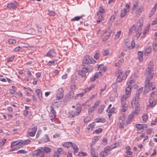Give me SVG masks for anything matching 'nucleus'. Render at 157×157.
<instances>
[{
  "instance_id": "nucleus-11",
  "label": "nucleus",
  "mask_w": 157,
  "mask_h": 157,
  "mask_svg": "<svg viewBox=\"0 0 157 157\" xmlns=\"http://www.w3.org/2000/svg\"><path fill=\"white\" fill-rule=\"evenodd\" d=\"M30 140L27 139L24 140H20L18 141V148L21 147L23 146L29 144L30 142Z\"/></svg>"
},
{
  "instance_id": "nucleus-42",
  "label": "nucleus",
  "mask_w": 157,
  "mask_h": 157,
  "mask_svg": "<svg viewBox=\"0 0 157 157\" xmlns=\"http://www.w3.org/2000/svg\"><path fill=\"white\" fill-rule=\"evenodd\" d=\"M104 12V10L102 7H100L99 11L97 13L98 14H103Z\"/></svg>"
},
{
  "instance_id": "nucleus-40",
  "label": "nucleus",
  "mask_w": 157,
  "mask_h": 157,
  "mask_svg": "<svg viewBox=\"0 0 157 157\" xmlns=\"http://www.w3.org/2000/svg\"><path fill=\"white\" fill-rule=\"evenodd\" d=\"M82 16H76L73 18H72L71 19V21H78L80 19L82 18Z\"/></svg>"
},
{
  "instance_id": "nucleus-31",
  "label": "nucleus",
  "mask_w": 157,
  "mask_h": 157,
  "mask_svg": "<svg viewBox=\"0 0 157 157\" xmlns=\"http://www.w3.org/2000/svg\"><path fill=\"white\" fill-rule=\"evenodd\" d=\"M105 107V106L104 105H101L99 107V108L98 109V113L99 114L101 113H102Z\"/></svg>"
},
{
  "instance_id": "nucleus-26",
  "label": "nucleus",
  "mask_w": 157,
  "mask_h": 157,
  "mask_svg": "<svg viewBox=\"0 0 157 157\" xmlns=\"http://www.w3.org/2000/svg\"><path fill=\"white\" fill-rule=\"evenodd\" d=\"M97 16H98V20H97V22L98 23H99L101 22L104 19V17L103 16V14H98L97 13Z\"/></svg>"
},
{
  "instance_id": "nucleus-37",
  "label": "nucleus",
  "mask_w": 157,
  "mask_h": 157,
  "mask_svg": "<svg viewBox=\"0 0 157 157\" xmlns=\"http://www.w3.org/2000/svg\"><path fill=\"white\" fill-rule=\"evenodd\" d=\"M17 41L16 40L13 39H10L8 40V42L9 44H15Z\"/></svg>"
},
{
  "instance_id": "nucleus-21",
  "label": "nucleus",
  "mask_w": 157,
  "mask_h": 157,
  "mask_svg": "<svg viewBox=\"0 0 157 157\" xmlns=\"http://www.w3.org/2000/svg\"><path fill=\"white\" fill-rule=\"evenodd\" d=\"M138 58L140 62H142L143 60V53L140 51H139L138 52Z\"/></svg>"
},
{
  "instance_id": "nucleus-8",
  "label": "nucleus",
  "mask_w": 157,
  "mask_h": 157,
  "mask_svg": "<svg viewBox=\"0 0 157 157\" xmlns=\"http://www.w3.org/2000/svg\"><path fill=\"white\" fill-rule=\"evenodd\" d=\"M90 70L86 67L82 68L81 70H79L78 72V74L82 77H85L86 76V73L90 72Z\"/></svg>"
},
{
  "instance_id": "nucleus-48",
  "label": "nucleus",
  "mask_w": 157,
  "mask_h": 157,
  "mask_svg": "<svg viewBox=\"0 0 157 157\" xmlns=\"http://www.w3.org/2000/svg\"><path fill=\"white\" fill-rule=\"evenodd\" d=\"M57 151L60 154H64V150L61 148H59L58 149Z\"/></svg>"
},
{
  "instance_id": "nucleus-13",
  "label": "nucleus",
  "mask_w": 157,
  "mask_h": 157,
  "mask_svg": "<svg viewBox=\"0 0 157 157\" xmlns=\"http://www.w3.org/2000/svg\"><path fill=\"white\" fill-rule=\"evenodd\" d=\"M103 65L102 64L98 65V68H100V71L99 72L100 76H101L102 73L104 72L107 70V68L106 67H103Z\"/></svg>"
},
{
  "instance_id": "nucleus-3",
  "label": "nucleus",
  "mask_w": 157,
  "mask_h": 157,
  "mask_svg": "<svg viewBox=\"0 0 157 157\" xmlns=\"http://www.w3.org/2000/svg\"><path fill=\"white\" fill-rule=\"evenodd\" d=\"M130 96L128 94H125L123 95L121 98V106L122 108L121 112L123 113L125 112L128 109V105L126 103L127 99Z\"/></svg>"
},
{
  "instance_id": "nucleus-63",
  "label": "nucleus",
  "mask_w": 157,
  "mask_h": 157,
  "mask_svg": "<svg viewBox=\"0 0 157 157\" xmlns=\"http://www.w3.org/2000/svg\"><path fill=\"white\" fill-rule=\"evenodd\" d=\"M100 102V101L99 100L95 101L94 103V105H93V106H94V107L95 108V107H97L99 105Z\"/></svg>"
},
{
  "instance_id": "nucleus-43",
  "label": "nucleus",
  "mask_w": 157,
  "mask_h": 157,
  "mask_svg": "<svg viewBox=\"0 0 157 157\" xmlns=\"http://www.w3.org/2000/svg\"><path fill=\"white\" fill-rule=\"evenodd\" d=\"M18 141L13 142L11 144V146L12 147L15 146V148H18Z\"/></svg>"
},
{
  "instance_id": "nucleus-9",
  "label": "nucleus",
  "mask_w": 157,
  "mask_h": 157,
  "mask_svg": "<svg viewBox=\"0 0 157 157\" xmlns=\"http://www.w3.org/2000/svg\"><path fill=\"white\" fill-rule=\"evenodd\" d=\"M63 91L62 88H59L56 95V98L57 100H59L63 98Z\"/></svg>"
},
{
  "instance_id": "nucleus-49",
  "label": "nucleus",
  "mask_w": 157,
  "mask_h": 157,
  "mask_svg": "<svg viewBox=\"0 0 157 157\" xmlns=\"http://www.w3.org/2000/svg\"><path fill=\"white\" fill-rule=\"evenodd\" d=\"M130 8V3H127L125 6V8L124 9H125V10L129 12Z\"/></svg>"
},
{
  "instance_id": "nucleus-20",
  "label": "nucleus",
  "mask_w": 157,
  "mask_h": 157,
  "mask_svg": "<svg viewBox=\"0 0 157 157\" xmlns=\"http://www.w3.org/2000/svg\"><path fill=\"white\" fill-rule=\"evenodd\" d=\"M126 77V74L124 73L122 75L117 77V81L119 82H121L123 80L125 79Z\"/></svg>"
},
{
  "instance_id": "nucleus-22",
  "label": "nucleus",
  "mask_w": 157,
  "mask_h": 157,
  "mask_svg": "<svg viewBox=\"0 0 157 157\" xmlns=\"http://www.w3.org/2000/svg\"><path fill=\"white\" fill-rule=\"evenodd\" d=\"M47 55L49 56L55 57L56 56V54L53 50H51L48 52Z\"/></svg>"
},
{
  "instance_id": "nucleus-32",
  "label": "nucleus",
  "mask_w": 157,
  "mask_h": 157,
  "mask_svg": "<svg viewBox=\"0 0 157 157\" xmlns=\"http://www.w3.org/2000/svg\"><path fill=\"white\" fill-rule=\"evenodd\" d=\"M131 89V87L129 86V84H128L125 89L126 94H128L130 95Z\"/></svg>"
},
{
  "instance_id": "nucleus-52",
  "label": "nucleus",
  "mask_w": 157,
  "mask_h": 157,
  "mask_svg": "<svg viewBox=\"0 0 157 157\" xmlns=\"http://www.w3.org/2000/svg\"><path fill=\"white\" fill-rule=\"evenodd\" d=\"M95 109V107H94V106H92L88 109V112L89 113H91L93 112Z\"/></svg>"
},
{
  "instance_id": "nucleus-7",
  "label": "nucleus",
  "mask_w": 157,
  "mask_h": 157,
  "mask_svg": "<svg viewBox=\"0 0 157 157\" xmlns=\"http://www.w3.org/2000/svg\"><path fill=\"white\" fill-rule=\"evenodd\" d=\"M124 43L125 46L130 50L133 49L135 46V42L134 41H132L130 42L128 39L125 40Z\"/></svg>"
},
{
  "instance_id": "nucleus-34",
  "label": "nucleus",
  "mask_w": 157,
  "mask_h": 157,
  "mask_svg": "<svg viewBox=\"0 0 157 157\" xmlns=\"http://www.w3.org/2000/svg\"><path fill=\"white\" fill-rule=\"evenodd\" d=\"M128 11L125 10V9H124L121 11V17H125L128 12Z\"/></svg>"
},
{
  "instance_id": "nucleus-61",
  "label": "nucleus",
  "mask_w": 157,
  "mask_h": 157,
  "mask_svg": "<svg viewBox=\"0 0 157 157\" xmlns=\"http://www.w3.org/2000/svg\"><path fill=\"white\" fill-rule=\"evenodd\" d=\"M145 51L147 53H149L151 51V49L150 47H147Z\"/></svg>"
},
{
  "instance_id": "nucleus-60",
  "label": "nucleus",
  "mask_w": 157,
  "mask_h": 157,
  "mask_svg": "<svg viewBox=\"0 0 157 157\" xmlns=\"http://www.w3.org/2000/svg\"><path fill=\"white\" fill-rule=\"evenodd\" d=\"M48 14L50 16H54L55 15V13L54 11L48 10Z\"/></svg>"
},
{
  "instance_id": "nucleus-45",
  "label": "nucleus",
  "mask_w": 157,
  "mask_h": 157,
  "mask_svg": "<svg viewBox=\"0 0 157 157\" xmlns=\"http://www.w3.org/2000/svg\"><path fill=\"white\" fill-rule=\"evenodd\" d=\"M95 125V124L94 122H93L91 124H89L88 126V129H92L94 128Z\"/></svg>"
},
{
  "instance_id": "nucleus-58",
  "label": "nucleus",
  "mask_w": 157,
  "mask_h": 157,
  "mask_svg": "<svg viewBox=\"0 0 157 157\" xmlns=\"http://www.w3.org/2000/svg\"><path fill=\"white\" fill-rule=\"evenodd\" d=\"M22 48L21 47L18 46L17 47L15 48L13 50L16 52H18L21 51L22 49Z\"/></svg>"
},
{
  "instance_id": "nucleus-54",
  "label": "nucleus",
  "mask_w": 157,
  "mask_h": 157,
  "mask_svg": "<svg viewBox=\"0 0 157 157\" xmlns=\"http://www.w3.org/2000/svg\"><path fill=\"white\" fill-rule=\"evenodd\" d=\"M78 155L79 156L83 157L86 156L87 155V154L83 152H79Z\"/></svg>"
},
{
  "instance_id": "nucleus-64",
  "label": "nucleus",
  "mask_w": 157,
  "mask_h": 157,
  "mask_svg": "<svg viewBox=\"0 0 157 157\" xmlns=\"http://www.w3.org/2000/svg\"><path fill=\"white\" fill-rule=\"evenodd\" d=\"M148 117L147 115H144L142 116V118L143 120L144 121H146Z\"/></svg>"
},
{
  "instance_id": "nucleus-19",
  "label": "nucleus",
  "mask_w": 157,
  "mask_h": 157,
  "mask_svg": "<svg viewBox=\"0 0 157 157\" xmlns=\"http://www.w3.org/2000/svg\"><path fill=\"white\" fill-rule=\"evenodd\" d=\"M148 73V76L147 77V80H150L152 79L155 75V74L152 71H146Z\"/></svg>"
},
{
  "instance_id": "nucleus-33",
  "label": "nucleus",
  "mask_w": 157,
  "mask_h": 157,
  "mask_svg": "<svg viewBox=\"0 0 157 157\" xmlns=\"http://www.w3.org/2000/svg\"><path fill=\"white\" fill-rule=\"evenodd\" d=\"M57 63V60H55L52 61H49L48 63V65L49 66H51L53 65L54 66H56Z\"/></svg>"
},
{
  "instance_id": "nucleus-50",
  "label": "nucleus",
  "mask_w": 157,
  "mask_h": 157,
  "mask_svg": "<svg viewBox=\"0 0 157 157\" xmlns=\"http://www.w3.org/2000/svg\"><path fill=\"white\" fill-rule=\"evenodd\" d=\"M108 152L105 151L104 150L100 153V155H102V157H104L107 156Z\"/></svg>"
},
{
  "instance_id": "nucleus-16",
  "label": "nucleus",
  "mask_w": 157,
  "mask_h": 157,
  "mask_svg": "<svg viewBox=\"0 0 157 157\" xmlns=\"http://www.w3.org/2000/svg\"><path fill=\"white\" fill-rule=\"evenodd\" d=\"M18 6V4L17 2H15L14 3H11L7 6L8 8L11 9H15Z\"/></svg>"
},
{
  "instance_id": "nucleus-44",
  "label": "nucleus",
  "mask_w": 157,
  "mask_h": 157,
  "mask_svg": "<svg viewBox=\"0 0 157 157\" xmlns=\"http://www.w3.org/2000/svg\"><path fill=\"white\" fill-rule=\"evenodd\" d=\"M110 34L109 33L106 35H105L103 38V40L104 41H106L110 36Z\"/></svg>"
},
{
  "instance_id": "nucleus-29",
  "label": "nucleus",
  "mask_w": 157,
  "mask_h": 157,
  "mask_svg": "<svg viewBox=\"0 0 157 157\" xmlns=\"http://www.w3.org/2000/svg\"><path fill=\"white\" fill-rule=\"evenodd\" d=\"M72 144L73 143L71 142H66L63 144V146L65 147L69 148L72 146Z\"/></svg>"
},
{
  "instance_id": "nucleus-17",
  "label": "nucleus",
  "mask_w": 157,
  "mask_h": 157,
  "mask_svg": "<svg viewBox=\"0 0 157 157\" xmlns=\"http://www.w3.org/2000/svg\"><path fill=\"white\" fill-rule=\"evenodd\" d=\"M134 113V112H132L128 116V117L126 121V123L127 124H129L131 121L132 119L133 118L134 115H137Z\"/></svg>"
},
{
  "instance_id": "nucleus-47",
  "label": "nucleus",
  "mask_w": 157,
  "mask_h": 157,
  "mask_svg": "<svg viewBox=\"0 0 157 157\" xmlns=\"http://www.w3.org/2000/svg\"><path fill=\"white\" fill-rule=\"evenodd\" d=\"M153 48L155 52L157 51V43L155 42L153 44Z\"/></svg>"
},
{
  "instance_id": "nucleus-30",
  "label": "nucleus",
  "mask_w": 157,
  "mask_h": 157,
  "mask_svg": "<svg viewBox=\"0 0 157 157\" xmlns=\"http://www.w3.org/2000/svg\"><path fill=\"white\" fill-rule=\"evenodd\" d=\"M143 9V7L142 6H141L139 7L137 9L136 13L137 14H140L142 12Z\"/></svg>"
},
{
  "instance_id": "nucleus-24",
  "label": "nucleus",
  "mask_w": 157,
  "mask_h": 157,
  "mask_svg": "<svg viewBox=\"0 0 157 157\" xmlns=\"http://www.w3.org/2000/svg\"><path fill=\"white\" fill-rule=\"evenodd\" d=\"M126 123L124 121H119L118 124V126L120 128H124L126 126Z\"/></svg>"
},
{
  "instance_id": "nucleus-55",
  "label": "nucleus",
  "mask_w": 157,
  "mask_h": 157,
  "mask_svg": "<svg viewBox=\"0 0 157 157\" xmlns=\"http://www.w3.org/2000/svg\"><path fill=\"white\" fill-rule=\"evenodd\" d=\"M85 92H83L81 93L78 94L76 95L75 97V98L76 99L77 98H78V97H82L84 94Z\"/></svg>"
},
{
  "instance_id": "nucleus-46",
  "label": "nucleus",
  "mask_w": 157,
  "mask_h": 157,
  "mask_svg": "<svg viewBox=\"0 0 157 157\" xmlns=\"http://www.w3.org/2000/svg\"><path fill=\"white\" fill-rule=\"evenodd\" d=\"M121 32L120 31H119L117 32L115 35V39L116 40L118 39L120 36Z\"/></svg>"
},
{
  "instance_id": "nucleus-10",
  "label": "nucleus",
  "mask_w": 157,
  "mask_h": 157,
  "mask_svg": "<svg viewBox=\"0 0 157 157\" xmlns=\"http://www.w3.org/2000/svg\"><path fill=\"white\" fill-rule=\"evenodd\" d=\"M94 61L93 58H90V56H85L83 60V63L86 64H89L93 62Z\"/></svg>"
},
{
  "instance_id": "nucleus-28",
  "label": "nucleus",
  "mask_w": 157,
  "mask_h": 157,
  "mask_svg": "<svg viewBox=\"0 0 157 157\" xmlns=\"http://www.w3.org/2000/svg\"><path fill=\"white\" fill-rule=\"evenodd\" d=\"M124 74V73H122V70L120 69H118L116 70L115 72L116 75L117 76V77H118L120 76H121L122 75Z\"/></svg>"
},
{
  "instance_id": "nucleus-35",
  "label": "nucleus",
  "mask_w": 157,
  "mask_h": 157,
  "mask_svg": "<svg viewBox=\"0 0 157 157\" xmlns=\"http://www.w3.org/2000/svg\"><path fill=\"white\" fill-rule=\"evenodd\" d=\"M74 94L72 91H70L68 93V97L69 99H71L73 98L74 97Z\"/></svg>"
},
{
  "instance_id": "nucleus-5",
  "label": "nucleus",
  "mask_w": 157,
  "mask_h": 157,
  "mask_svg": "<svg viewBox=\"0 0 157 157\" xmlns=\"http://www.w3.org/2000/svg\"><path fill=\"white\" fill-rule=\"evenodd\" d=\"M37 130V127L36 126H32L27 132V134L28 136L31 137L34 136Z\"/></svg>"
},
{
  "instance_id": "nucleus-39",
  "label": "nucleus",
  "mask_w": 157,
  "mask_h": 157,
  "mask_svg": "<svg viewBox=\"0 0 157 157\" xmlns=\"http://www.w3.org/2000/svg\"><path fill=\"white\" fill-rule=\"evenodd\" d=\"M156 10V9L153 7L152 9L149 13V17H151L155 13Z\"/></svg>"
},
{
  "instance_id": "nucleus-38",
  "label": "nucleus",
  "mask_w": 157,
  "mask_h": 157,
  "mask_svg": "<svg viewBox=\"0 0 157 157\" xmlns=\"http://www.w3.org/2000/svg\"><path fill=\"white\" fill-rule=\"evenodd\" d=\"M52 149L48 147H45L43 148V151L46 153H48L51 151Z\"/></svg>"
},
{
  "instance_id": "nucleus-56",
  "label": "nucleus",
  "mask_w": 157,
  "mask_h": 157,
  "mask_svg": "<svg viewBox=\"0 0 157 157\" xmlns=\"http://www.w3.org/2000/svg\"><path fill=\"white\" fill-rule=\"evenodd\" d=\"M6 141V140L5 139H3L2 140V141L0 142V147H2L3 146L4 144Z\"/></svg>"
},
{
  "instance_id": "nucleus-36",
  "label": "nucleus",
  "mask_w": 157,
  "mask_h": 157,
  "mask_svg": "<svg viewBox=\"0 0 157 157\" xmlns=\"http://www.w3.org/2000/svg\"><path fill=\"white\" fill-rule=\"evenodd\" d=\"M105 121V118H98L95 120V122L97 123L98 122H104Z\"/></svg>"
},
{
  "instance_id": "nucleus-25",
  "label": "nucleus",
  "mask_w": 157,
  "mask_h": 157,
  "mask_svg": "<svg viewBox=\"0 0 157 157\" xmlns=\"http://www.w3.org/2000/svg\"><path fill=\"white\" fill-rule=\"evenodd\" d=\"M72 147L74 150V152H73L74 154H75L78 152V148L77 146L75 144H73L72 145Z\"/></svg>"
},
{
  "instance_id": "nucleus-62",
  "label": "nucleus",
  "mask_w": 157,
  "mask_h": 157,
  "mask_svg": "<svg viewBox=\"0 0 157 157\" xmlns=\"http://www.w3.org/2000/svg\"><path fill=\"white\" fill-rule=\"evenodd\" d=\"M27 153V151L24 150H20L17 151V153L20 154H25Z\"/></svg>"
},
{
  "instance_id": "nucleus-1",
  "label": "nucleus",
  "mask_w": 157,
  "mask_h": 157,
  "mask_svg": "<svg viewBox=\"0 0 157 157\" xmlns=\"http://www.w3.org/2000/svg\"><path fill=\"white\" fill-rule=\"evenodd\" d=\"M142 25L140 23H137L136 25L133 24L130 28L128 31V34L131 35L134 31L136 33V37L138 39L142 33Z\"/></svg>"
},
{
  "instance_id": "nucleus-57",
  "label": "nucleus",
  "mask_w": 157,
  "mask_h": 157,
  "mask_svg": "<svg viewBox=\"0 0 157 157\" xmlns=\"http://www.w3.org/2000/svg\"><path fill=\"white\" fill-rule=\"evenodd\" d=\"M102 131V129L101 128H98L94 131L95 133L98 134L101 132Z\"/></svg>"
},
{
  "instance_id": "nucleus-23",
  "label": "nucleus",
  "mask_w": 157,
  "mask_h": 157,
  "mask_svg": "<svg viewBox=\"0 0 157 157\" xmlns=\"http://www.w3.org/2000/svg\"><path fill=\"white\" fill-rule=\"evenodd\" d=\"M41 140L44 142L46 143L49 141V138L47 135L45 134L41 139Z\"/></svg>"
},
{
  "instance_id": "nucleus-18",
  "label": "nucleus",
  "mask_w": 157,
  "mask_h": 157,
  "mask_svg": "<svg viewBox=\"0 0 157 157\" xmlns=\"http://www.w3.org/2000/svg\"><path fill=\"white\" fill-rule=\"evenodd\" d=\"M153 64L152 61H150L148 66V68L146 69V71H152L153 70Z\"/></svg>"
},
{
  "instance_id": "nucleus-12",
  "label": "nucleus",
  "mask_w": 157,
  "mask_h": 157,
  "mask_svg": "<svg viewBox=\"0 0 157 157\" xmlns=\"http://www.w3.org/2000/svg\"><path fill=\"white\" fill-rule=\"evenodd\" d=\"M145 91L147 92L151 88L152 83L150 82V80H146L145 81Z\"/></svg>"
},
{
  "instance_id": "nucleus-41",
  "label": "nucleus",
  "mask_w": 157,
  "mask_h": 157,
  "mask_svg": "<svg viewBox=\"0 0 157 157\" xmlns=\"http://www.w3.org/2000/svg\"><path fill=\"white\" fill-rule=\"evenodd\" d=\"M94 88V86L93 85H91L90 86L87 87L85 89V93L89 91L92 88Z\"/></svg>"
},
{
  "instance_id": "nucleus-2",
  "label": "nucleus",
  "mask_w": 157,
  "mask_h": 157,
  "mask_svg": "<svg viewBox=\"0 0 157 157\" xmlns=\"http://www.w3.org/2000/svg\"><path fill=\"white\" fill-rule=\"evenodd\" d=\"M142 90H141L140 89L138 90L136 93L135 99L132 100L131 103L132 107H134L135 105L134 113L136 114H138L140 110V104L138 101L139 99V92H141Z\"/></svg>"
},
{
  "instance_id": "nucleus-51",
  "label": "nucleus",
  "mask_w": 157,
  "mask_h": 157,
  "mask_svg": "<svg viewBox=\"0 0 157 157\" xmlns=\"http://www.w3.org/2000/svg\"><path fill=\"white\" fill-rule=\"evenodd\" d=\"M99 52H97L96 53L94 56V57L96 59H98L99 58Z\"/></svg>"
},
{
  "instance_id": "nucleus-15",
  "label": "nucleus",
  "mask_w": 157,
  "mask_h": 157,
  "mask_svg": "<svg viewBox=\"0 0 157 157\" xmlns=\"http://www.w3.org/2000/svg\"><path fill=\"white\" fill-rule=\"evenodd\" d=\"M51 111L50 113V117H52L51 119L52 121L55 118L56 115V113L55 110L54 109L53 107H51Z\"/></svg>"
},
{
  "instance_id": "nucleus-6",
  "label": "nucleus",
  "mask_w": 157,
  "mask_h": 157,
  "mask_svg": "<svg viewBox=\"0 0 157 157\" xmlns=\"http://www.w3.org/2000/svg\"><path fill=\"white\" fill-rule=\"evenodd\" d=\"M33 154L36 155L37 157H46L43 151V148L42 147L38 150L35 151Z\"/></svg>"
},
{
  "instance_id": "nucleus-59",
  "label": "nucleus",
  "mask_w": 157,
  "mask_h": 157,
  "mask_svg": "<svg viewBox=\"0 0 157 157\" xmlns=\"http://www.w3.org/2000/svg\"><path fill=\"white\" fill-rule=\"evenodd\" d=\"M112 150V148H111L110 146L107 147L105 148L104 149V150L108 153Z\"/></svg>"
},
{
  "instance_id": "nucleus-27",
  "label": "nucleus",
  "mask_w": 157,
  "mask_h": 157,
  "mask_svg": "<svg viewBox=\"0 0 157 157\" xmlns=\"http://www.w3.org/2000/svg\"><path fill=\"white\" fill-rule=\"evenodd\" d=\"M90 151L92 157H98V155L97 154L95 153V151L93 148L92 147L91 148Z\"/></svg>"
},
{
  "instance_id": "nucleus-4",
  "label": "nucleus",
  "mask_w": 157,
  "mask_h": 157,
  "mask_svg": "<svg viewBox=\"0 0 157 157\" xmlns=\"http://www.w3.org/2000/svg\"><path fill=\"white\" fill-rule=\"evenodd\" d=\"M82 110V107L81 106H77L75 110L70 111L68 112L69 116L72 117L78 115Z\"/></svg>"
},
{
  "instance_id": "nucleus-14",
  "label": "nucleus",
  "mask_w": 157,
  "mask_h": 157,
  "mask_svg": "<svg viewBox=\"0 0 157 157\" xmlns=\"http://www.w3.org/2000/svg\"><path fill=\"white\" fill-rule=\"evenodd\" d=\"M149 104L148 105V107H152L155 106L156 103V101L153 98H150L149 99Z\"/></svg>"
},
{
  "instance_id": "nucleus-53",
  "label": "nucleus",
  "mask_w": 157,
  "mask_h": 157,
  "mask_svg": "<svg viewBox=\"0 0 157 157\" xmlns=\"http://www.w3.org/2000/svg\"><path fill=\"white\" fill-rule=\"evenodd\" d=\"M138 2L137 0L135 1L133 3V9H134L136 8L137 6L138 5Z\"/></svg>"
}]
</instances>
